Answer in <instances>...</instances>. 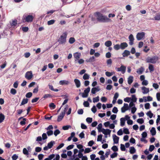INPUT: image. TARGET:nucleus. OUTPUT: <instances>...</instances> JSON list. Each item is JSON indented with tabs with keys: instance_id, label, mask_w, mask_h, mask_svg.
I'll use <instances>...</instances> for the list:
<instances>
[{
	"instance_id": "1",
	"label": "nucleus",
	"mask_w": 160,
	"mask_h": 160,
	"mask_svg": "<svg viewBox=\"0 0 160 160\" xmlns=\"http://www.w3.org/2000/svg\"><path fill=\"white\" fill-rule=\"evenodd\" d=\"M95 16L96 17L97 20L100 22H108L110 20V19L107 17L103 15L99 12H96L95 13Z\"/></svg>"
},
{
	"instance_id": "2",
	"label": "nucleus",
	"mask_w": 160,
	"mask_h": 160,
	"mask_svg": "<svg viewBox=\"0 0 160 160\" xmlns=\"http://www.w3.org/2000/svg\"><path fill=\"white\" fill-rule=\"evenodd\" d=\"M34 18L33 13L25 14L22 17V21L23 22H32Z\"/></svg>"
},
{
	"instance_id": "3",
	"label": "nucleus",
	"mask_w": 160,
	"mask_h": 160,
	"mask_svg": "<svg viewBox=\"0 0 160 160\" xmlns=\"http://www.w3.org/2000/svg\"><path fill=\"white\" fill-rule=\"evenodd\" d=\"M159 58L157 56H154L152 57H148L146 59V62L147 63H151L155 64L159 60Z\"/></svg>"
},
{
	"instance_id": "4",
	"label": "nucleus",
	"mask_w": 160,
	"mask_h": 160,
	"mask_svg": "<svg viewBox=\"0 0 160 160\" xmlns=\"http://www.w3.org/2000/svg\"><path fill=\"white\" fill-rule=\"evenodd\" d=\"M68 34L66 32H63L58 40V42L60 44H65L66 42V38Z\"/></svg>"
},
{
	"instance_id": "5",
	"label": "nucleus",
	"mask_w": 160,
	"mask_h": 160,
	"mask_svg": "<svg viewBox=\"0 0 160 160\" xmlns=\"http://www.w3.org/2000/svg\"><path fill=\"white\" fill-rule=\"evenodd\" d=\"M145 33L144 32H138L136 35V38L138 40H140L143 38L145 36Z\"/></svg>"
},
{
	"instance_id": "6",
	"label": "nucleus",
	"mask_w": 160,
	"mask_h": 160,
	"mask_svg": "<svg viewBox=\"0 0 160 160\" xmlns=\"http://www.w3.org/2000/svg\"><path fill=\"white\" fill-rule=\"evenodd\" d=\"M129 109L128 104L127 103H124V106L121 109V112L122 113L126 111Z\"/></svg>"
},
{
	"instance_id": "7",
	"label": "nucleus",
	"mask_w": 160,
	"mask_h": 160,
	"mask_svg": "<svg viewBox=\"0 0 160 160\" xmlns=\"http://www.w3.org/2000/svg\"><path fill=\"white\" fill-rule=\"evenodd\" d=\"M111 132V131L108 129L104 128H102V130L101 131L104 135H108L109 136H110Z\"/></svg>"
},
{
	"instance_id": "8",
	"label": "nucleus",
	"mask_w": 160,
	"mask_h": 160,
	"mask_svg": "<svg viewBox=\"0 0 160 160\" xmlns=\"http://www.w3.org/2000/svg\"><path fill=\"white\" fill-rule=\"evenodd\" d=\"M54 143V141H51V142L48 143L47 146H46L44 148V150H47L51 148L52 147Z\"/></svg>"
},
{
	"instance_id": "9",
	"label": "nucleus",
	"mask_w": 160,
	"mask_h": 160,
	"mask_svg": "<svg viewBox=\"0 0 160 160\" xmlns=\"http://www.w3.org/2000/svg\"><path fill=\"white\" fill-rule=\"evenodd\" d=\"M32 77L31 71H28L25 74V78L28 80H30Z\"/></svg>"
},
{
	"instance_id": "10",
	"label": "nucleus",
	"mask_w": 160,
	"mask_h": 160,
	"mask_svg": "<svg viewBox=\"0 0 160 160\" xmlns=\"http://www.w3.org/2000/svg\"><path fill=\"white\" fill-rule=\"evenodd\" d=\"M126 67L123 65H121L120 68H117V71L118 72L121 71L122 73L124 74L126 71Z\"/></svg>"
},
{
	"instance_id": "11",
	"label": "nucleus",
	"mask_w": 160,
	"mask_h": 160,
	"mask_svg": "<svg viewBox=\"0 0 160 160\" xmlns=\"http://www.w3.org/2000/svg\"><path fill=\"white\" fill-rule=\"evenodd\" d=\"M81 56V54L80 53L78 52H76L74 53L73 56L75 58V61H76L77 60H78V59L80 58Z\"/></svg>"
},
{
	"instance_id": "12",
	"label": "nucleus",
	"mask_w": 160,
	"mask_h": 160,
	"mask_svg": "<svg viewBox=\"0 0 160 160\" xmlns=\"http://www.w3.org/2000/svg\"><path fill=\"white\" fill-rule=\"evenodd\" d=\"M128 38L129 41V44L130 45H132L133 44L134 38L133 35L131 34L129 36Z\"/></svg>"
},
{
	"instance_id": "13",
	"label": "nucleus",
	"mask_w": 160,
	"mask_h": 160,
	"mask_svg": "<svg viewBox=\"0 0 160 160\" xmlns=\"http://www.w3.org/2000/svg\"><path fill=\"white\" fill-rule=\"evenodd\" d=\"M69 82L68 80H61L59 82V84L62 85H68L69 83Z\"/></svg>"
},
{
	"instance_id": "14",
	"label": "nucleus",
	"mask_w": 160,
	"mask_h": 160,
	"mask_svg": "<svg viewBox=\"0 0 160 160\" xmlns=\"http://www.w3.org/2000/svg\"><path fill=\"white\" fill-rule=\"evenodd\" d=\"M121 49L123 50L128 46V44L126 42L121 43L120 44Z\"/></svg>"
},
{
	"instance_id": "15",
	"label": "nucleus",
	"mask_w": 160,
	"mask_h": 160,
	"mask_svg": "<svg viewBox=\"0 0 160 160\" xmlns=\"http://www.w3.org/2000/svg\"><path fill=\"white\" fill-rule=\"evenodd\" d=\"M130 54V52L129 51L125 50L122 53V55L123 57H125L128 56Z\"/></svg>"
},
{
	"instance_id": "16",
	"label": "nucleus",
	"mask_w": 160,
	"mask_h": 160,
	"mask_svg": "<svg viewBox=\"0 0 160 160\" xmlns=\"http://www.w3.org/2000/svg\"><path fill=\"white\" fill-rule=\"evenodd\" d=\"M142 92L143 94H145L148 93L149 91V88H147L145 87H143L142 88Z\"/></svg>"
},
{
	"instance_id": "17",
	"label": "nucleus",
	"mask_w": 160,
	"mask_h": 160,
	"mask_svg": "<svg viewBox=\"0 0 160 160\" xmlns=\"http://www.w3.org/2000/svg\"><path fill=\"white\" fill-rule=\"evenodd\" d=\"M64 115V113L61 112L60 115L58 117L57 121L58 122H60L62 120Z\"/></svg>"
},
{
	"instance_id": "18",
	"label": "nucleus",
	"mask_w": 160,
	"mask_h": 160,
	"mask_svg": "<svg viewBox=\"0 0 160 160\" xmlns=\"http://www.w3.org/2000/svg\"><path fill=\"white\" fill-rule=\"evenodd\" d=\"M74 82L77 88H79L80 87L81 83L79 80L77 79H75L74 80Z\"/></svg>"
},
{
	"instance_id": "19",
	"label": "nucleus",
	"mask_w": 160,
	"mask_h": 160,
	"mask_svg": "<svg viewBox=\"0 0 160 160\" xmlns=\"http://www.w3.org/2000/svg\"><path fill=\"white\" fill-rule=\"evenodd\" d=\"M143 98L144 99V101L145 102L147 101H150L152 100V98L150 96L147 97L144 96L143 97Z\"/></svg>"
},
{
	"instance_id": "20",
	"label": "nucleus",
	"mask_w": 160,
	"mask_h": 160,
	"mask_svg": "<svg viewBox=\"0 0 160 160\" xmlns=\"http://www.w3.org/2000/svg\"><path fill=\"white\" fill-rule=\"evenodd\" d=\"M17 24V21L16 19L12 20V22L10 23V25L12 27H14Z\"/></svg>"
},
{
	"instance_id": "21",
	"label": "nucleus",
	"mask_w": 160,
	"mask_h": 160,
	"mask_svg": "<svg viewBox=\"0 0 160 160\" xmlns=\"http://www.w3.org/2000/svg\"><path fill=\"white\" fill-rule=\"evenodd\" d=\"M133 78L132 76H129L128 79V82L129 84L130 85L133 82Z\"/></svg>"
},
{
	"instance_id": "22",
	"label": "nucleus",
	"mask_w": 160,
	"mask_h": 160,
	"mask_svg": "<svg viewBox=\"0 0 160 160\" xmlns=\"http://www.w3.org/2000/svg\"><path fill=\"white\" fill-rule=\"evenodd\" d=\"M95 58L94 56L91 57L89 59H87L86 60V61L87 62H94L95 60Z\"/></svg>"
},
{
	"instance_id": "23",
	"label": "nucleus",
	"mask_w": 160,
	"mask_h": 160,
	"mask_svg": "<svg viewBox=\"0 0 160 160\" xmlns=\"http://www.w3.org/2000/svg\"><path fill=\"white\" fill-rule=\"evenodd\" d=\"M150 133L152 136H154L156 134V131L154 127H152L150 131Z\"/></svg>"
},
{
	"instance_id": "24",
	"label": "nucleus",
	"mask_w": 160,
	"mask_h": 160,
	"mask_svg": "<svg viewBox=\"0 0 160 160\" xmlns=\"http://www.w3.org/2000/svg\"><path fill=\"white\" fill-rule=\"evenodd\" d=\"M144 70V68L143 67H141L140 68L137 70V73L139 74H142Z\"/></svg>"
},
{
	"instance_id": "25",
	"label": "nucleus",
	"mask_w": 160,
	"mask_h": 160,
	"mask_svg": "<svg viewBox=\"0 0 160 160\" xmlns=\"http://www.w3.org/2000/svg\"><path fill=\"white\" fill-rule=\"evenodd\" d=\"M104 44L107 47H109L112 45V42L111 41L108 40Z\"/></svg>"
},
{
	"instance_id": "26",
	"label": "nucleus",
	"mask_w": 160,
	"mask_h": 160,
	"mask_svg": "<svg viewBox=\"0 0 160 160\" xmlns=\"http://www.w3.org/2000/svg\"><path fill=\"white\" fill-rule=\"evenodd\" d=\"M147 134L146 132H144L142 134V138L140 140H145V138L147 137Z\"/></svg>"
},
{
	"instance_id": "27",
	"label": "nucleus",
	"mask_w": 160,
	"mask_h": 160,
	"mask_svg": "<svg viewBox=\"0 0 160 160\" xmlns=\"http://www.w3.org/2000/svg\"><path fill=\"white\" fill-rule=\"evenodd\" d=\"M90 88L89 87H88L87 88L85 89L84 90V92L86 94V96H88V93L90 92Z\"/></svg>"
},
{
	"instance_id": "28",
	"label": "nucleus",
	"mask_w": 160,
	"mask_h": 160,
	"mask_svg": "<svg viewBox=\"0 0 160 160\" xmlns=\"http://www.w3.org/2000/svg\"><path fill=\"white\" fill-rule=\"evenodd\" d=\"M5 116L2 113H0V123L2 122L5 119Z\"/></svg>"
},
{
	"instance_id": "29",
	"label": "nucleus",
	"mask_w": 160,
	"mask_h": 160,
	"mask_svg": "<svg viewBox=\"0 0 160 160\" xmlns=\"http://www.w3.org/2000/svg\"><path fill=\"white\" fill-rule=\"evenodd\" d=\"M28 99L27 98H23L20 105V106L23 105L27 103L28 102Z\"/></svg>"
},
{
	"instance_id": "30",
	"label": "nucleus",
	"mask_w": 160,
	"mask_h": 160,
	"mask_svg": "<svg viewBox=\"0 0 160 160\" xmlns=\"http://www.w3.org/2000/svg\"><path fill=\"white\" fill-rule=\"evenodd\" d=\"M125 118H120V125L121 126H123L125 125Z\"/></svg>"
},
{
	"instance_id": "31",
	"label": "nucleus",
	"mask_w": 160,
	"mask_h": 160,
	"mask_svg": "<svg viewBox=\"0 0 160 160\" xmlns=\"http://www.w3.org/2000/svg\"><path fill=\"white\" fill-rule=\"evenodd\" d=\"M154 18V20H160V13H157Z\"/></svg>"
},
{
	"instance_id": "32",
	"label": "nucleus",
	"mask_w": 160,
	"mask_h": 160,
	"mask_svg": "<svg viewBox=\"0 0 160 160\" xmlns=\"http://www.w3.org/2000/svg\"><path fill=\"white\" fill-rule=\"evenodd\" d=\"M55 155L52 154L49 156L48 158H47L44 159V160H52L54 157Z\"/></svg>"
},
{
	"instance_id": "33",
	"label": "nucleus",
	"mask_w": 160,
	"mask_h": 160,
	"mask_svg": "<svg viewBox=\"0 0 160 160\" xmlns=\"http://www.w3.org/2000/svg\"><path fill=\"white\" fill-rule=\"evenodd\" d=\"M102 124L101 123H99L98 125V126L97 127L98 129V132H101L102 130Z\"/></svg>"
},
{
	"instance_id": "34",
	"label": "nucleus",
	"mask_w": 160,
	"mask_h": 160,
	"mask_svg": "<svg viewBox=\"0 0 160 160\" xmlns=\"http://www.w3.org/2000/svg\"><path fill=\"white\" fill-rule=\"evenodd\" d=\"M148 69L151 72L154 70V67L153 65L151 64H149Z\"/></svg>"
},
{
	"instance_id": "35",
	"label": "nucleus",
	"mask_w": 160,
	"mask_h": 160,
	"mask_svg": "<svg viewBox=\"0 0 160 160\" xmlns=\"http://www.w3.org/2000/svg\"><path fill=\"white\" fill-rule=\"evenodd\" d=\"M136 152V149L134 147H131L130 148V152L131 154H133Z\"/></svg>"
},
{
	"instance_id": "36",
	"label": "nucleus",
	"mask_w": 160,
	"mask_h": 160,
	"mask_svg": "<svg viewBox=\"0 0 160 160\" xmlns=\"http://www.w3.org/2000/svg\"><path fill=\"white\" fill-rule=\"evenodd\" d=\"M75 133L74 132H72L71 133V135L69 137L67 140H71L73 138V137L75 136Z\"/></svg>"
},
{
	"instance_id": "37",
	"label": "nucleus",
	"mask_w": 160,
	"mask_h": 160,
	"mask_svg": "<svg viewBox=\"0 0 160 160\" xmlns=\"http://www.w3.org/2000/svg\"><path fill=\"white\" fill-rule=\"evenodd\" d=\"M147 115L150 118H151L153 117V114L152 112L151 111H149L146 113Z\"/></svg>"
},
{
	"instance_id": "38",
	"label": "nucleus",
	"mask_w": 160,
	"mask_h": 160,
	"mask_svg": "<svg viewBox=\"0 0 160 160\" xmlns=\"http://www.w3.org/2000/svg\"><path fill=\"white\" fill-rule=\"evenodd\" d=\"M113 48L116 50L117 51V50H119V49H121L120 47V45L119 44H117L114 45V47H113Z\"/></svg>"
},
{
	"instance_id": "39",
	"label": "nucleus",
	"mask_w": 160,
	"mask_h": 160,
	"mask_svg": "<svg viewBox=\"0 0 160 160\" xmlns=\"http://www.w3.org/2000/svg\"><path fill=\"white\" fill-rule=\"evenodd\" d=\"M132 98L131 99L132 101L133 102H136L137 101V98L136 97V96L135 95H132Z\"/></svg>"
},
{
	"instance_id": "40",
	"label": "nucleus",
	"mask_w": 160,
	"mask_h": 160,
	"mask_svg": "<svg viewBox=\"0 0 160 160\" xmlns=\"http://www.w3.org/2000/svg\"><path fill=\"white\" fill-rule=\"evenodd\" d=\"M89 78V75L87 73H85L83 76V78L84 80L88 79Z\"/></svg>"
},
{
	"instance_id": "41",
	"label": "nucleus",
	"mask_w": 160,
	"mask_h": 160,
	"mask_svg": "<svg viewBox=\"0 0 160 160\" xmlns=\"http://www.w3.org/2000/svg\"><path fill=\"white\" fill-rule=\"evenodd\" d=\"M123 132L126 134H129L130 133L128 129L126 128H123Z\"/></svg>"
},
{
	"instance_id": "42",
	"label": "nucleus",
	"mask_w": 160,
	"mask_h": 160,
	"mask_svg": "<svg viewBox=\"0 0 160 160\" xmlns=\"http://www.w3.org/2000/svg\"><path fill=\"white\" fill-rule=\"evenodd\" d=\"M75 41V39L74 38L71 37L69 39V42L70 44L73 43Z\"/></svg>"
},
{
	"instance_id": "43",
	"label": "nucleus",
	"mask_w": 160,
	"mask_h": 160,
	"mask_svg": "<svg viewBox=\"0 0 160 160\" xmlns=\"http://www.w3.org/2000/svg\"><path fill=\"white\" fill-rule=\"evenodd\" d=\"M26 118H23V120L21 121L20 122V125H21L22 126H23L25 125L26 124Z\"/></svg>"
},
{
	"instance_id": "44",
	"label": "nucleus",
	"mask_w": 160,
	"mask_h": 160,
	"mask_svg": "<svg viewBox=\"0 0 160 160\" xmlns=\"http://www.w3.org/2000/svg\"><path fill=\"white\" fill-rule=\"evenodd\" d=\"M49 107L51 109H54L56 108V105L53 103H51L49 104Z\"/></svg>"
},
{
	"instance_id": "45",
	"label": "nucleus",
	"mask_w": 160,
	"mask_h": 160,
	"mask_svg": "<svg viewBox=\"0 0 160 160\" xmlns=\"http://www.w3.org/2000/svg\"><path fill=\"white\" fill-rule=\"evenodd\" d=\"M55 22V20H51L48 21L47 22L48 25H52Z\"/></svg>"
},
{
	"instance_id": "46",
	"label": "nucleus",
	"mask_w": 160,
	"mask_h": 160,
	"mask_svg": "<svg viewBox=\"0 0 160 160\" xmlns=\"http://www.w3.org/2000/svg\"><path fill=\"white\" fill-rule=\"evenodd\" d=\"M71 128V126L69 125H67L66 126H63L62 128L64 130H67L69 128Z\"/></svg>"
},
{
	"instance_id": "47",
	"label": "nucleus",
	"mask_w": 160,
	"mask_h": 160,
	"mask_svg": "<svg viewBox=\"0 0 160 160\" xmlns=\"http://www.w3.org/2000/svg\"><path fill=\"white\" fill-rule=\"evenodd\" d=\"M86 121L88 123H90L92 122V118H87L86 119Z\"/></svg>"
},
{
	"instance_id": "48",
	"label": "nucleus",
	"mask_w": 160,
	"mask_h": 160,
	"mask_svg": "<svg viewBox=\"0 0 160 160\" xmlns=\"http://www.w3.org/2000/svg\"><path fill=\"white\" fill-rule=\"evenodd\" d=\"M137 122L138 123L142 124L144 123V120L142 118H139L138 119Z\"/></svg>"
},
{
	"instance_id": "49",
	"label": "nucleus",
	"mask_w": 160,
	"mask_h": 160,
	"mask_svg": "<svg viewBox=\"0 0 160 160\" xmlns=\"http://www.w3.org/2000/svg\"><path fill=\"white\" fill-rule=\"evenodd\" d=\"M112 111L114 113H117L118 111V108L116 107H114L112 109Z\"/></svg>"
},
{
	"instance_id": "50",
	"label": "nucleus",
	"mask_w": 160,
	"mask_h": 160,
	"mask_svg": "<svg viewBox=\"0 0 160 160\" xmlns=\"http://www.w3.org/2000/svg\"><path fill=\"white\" fill-rule=\"evenodd\" d=\"M99 101V97L98 96L96 98H93V102L94 103L98 102Z\"/></svg>"
},
{
	"instance_id": "51",
	"label": "nucleus",
	"mask_w": 160,
	"mask_h": 160,
	"mask_svg": "<svg viewBox=\"0 0 160 160\" xmlns=\"http://www.w3.org/2000/svg\"><path fill=\"white\" fill-rule=\"evenodd\" d=\"M60 132L58 129H57L55 130L54 132V134L55 136L60 133Z\"/></svg>"
},
{
	"instance_id": "52",
	"label": "nucleus",
	"mask_w": 160,
	"mask_h": 160,
	"mask_svg": "<svg viewBox=\"0 0 160 160\" xmlns=\"http://www.w3.org/2000/svg\"><path fill=\"white\" fill-rule=\"evenodd\" d=\"M42 140H45L47 139V136L46 133H43L42 135Z\"/></svg>"
},
{
	"instance_id": "53",
	"label": "nucleus",
	"mask_w": 160,
	"mask_h": 160,
	"mask_svg": "<svg viewBox=\"0 0 160 160\" xmlns=\"http://www.w3.org/2000/svg\"><path fill=\"white\" fill-rule=\"evenodd\" d=\"M10 92L13 95H15L17 92V91L16 89L14 88H12L11 89Z\"/></svg>"
},
{
	"instance_id": "54",
	"label": "nucleus",
	"mask_w": 160,
	"mask_h": 160,
	"mask_svg": "<svg viewBox=\"0 0 160 160\" xmlns=\"http://www.w3.org/2000/svg\"><path fill=\"white\" fill-rule=\"evenodd\" d=\"M131 100V98L129 97H127L124 99V101L125 102H129Z\"/></svg>"
},
{
	"instance_id": "55",
	"label": "nucleus",
	"mask_w": 160,
	"mask_h": 160,
	"mask_svg": "<svg viewBox=\"0 0 160 160\" xmlns=\"http://www.w3.org/2000/svg\"><path fill=\"white\" fill-rule=\"evenodd\" d=\"M32 96V93L31 92H28L26 94V97L27 98H30Z\"/></svg>"
},
{
	"instance_id": "56",
	"label": "nucleus",
	"mask_w": 160,
	"mask_h": 160,
	"mask_svg": "<svg viewBox=\"0 0 160 160\" xmlns=\"http://www.w3.org/2000/svg\"><path fill=\"white\" fill-rule=\"evenodd\" d=\"M47 134L48 136H50L53 134V132L52 130H48L47 132Z\"/></svg>"
},
{
	"instance_id": "57",
	"label": "nucleus",
	"mask_w": 160,
	"mask_h": 160,
	"mask_svg": "<svg viewBox=\"0 0 160 160\" xmlns=\"http://www.w3.org/2000/svg\"><path fill=\"white\" fill-rule=\"evenodd\" d=\"M137 110V108L135 107H133L131 108V112L132 114H134Z\"/></svg>"
},
{
	"instance_id": "58",
	"label": "nucleus",
	"mask_w": 160,
	"mask_h": 160,
	"mask_svg": "<svg viewBox=\"0 0 160 160\" xmlns=\"http://www.w3.org/2000/svg\"><path fill=\"white\" fill-rule=\"evenodd\" d=\"M118 155V153L117 152H114L110 156L111 158H114L117 157Z\"/></svg>"
},
{
	"instance_id": "59",
	"label": "nucleus",
	"mask_w": 160,
	"mask_h": 160,
	"mask_svg": "<svg viewBox=\"0 0 160 160\" xmlns=\"http://www.w3.org/2000/svg\"><path fill=\"white\" fill-rule=\"evenodd\" d=\"M150 104L149 103H147L145 104L144 106L146 109H148L150 108Z\"/></svg>"
},
{
	"instance_id": "60",
	"label": "nucleus",
	"mask_w": 160,
	"mask_h": 160,
	"mask_svg": "<svg viewBox=\"0 0 160 160\" xmlns=\"http://www.w3.org/2000/svg\"><path fill=\"white\" fill-rule=\"evenodd\" d=\"M112 85H111V84H108L107 85V86L106 87V89L107 90H110L112 89Z\"/></svg>"
},
{
	"instance_id": "61",
	"label": "nucleus",
	"mask_w": 160,
	"mask_h": 160,
	"mask_svg": "<svg viewBox=\"0 0 160 160\" xmlns=\"http://www.w3.org/2000/svg\"><path fill=\"white\" fill-rule=\"evenodd\" d=\"M117 134L119 136L122 135L123 134V131L122 129H119L117 132Z\"/></svg>"
},
{
	"instance_id": "62",
	"label": "nucleus",
	"mask_w": 160,
	"mask_h": 160,
	"mask_svg": "<svg viewBox=\"0 0 160 160\" xmlns=\"http://www.w3.org/2000/svg\"><path fill=\"white\" fill-rule=\"evenodd\" d=\"M83 105L85 107H88L89 106V104L88 101H85L83 102Z\"/></svg>"
},
{
	"instance_id": "63",
	"label": "nucleus",
	"mask_w": 160,
	"mask_h": 160,
	"mask_svg": "<svg viewBox=\"0 0 160 160\" xmlns=\"http://www.w3.org/2000/svg\"><path fill=\"white\" fill-rule=\"evenodd\" d=\"M18 158V155L16 154L13 155L12 157V158L13 160H16Z\"/></svg>"
},
{
	"instance_id": "64",
	"label": "nucleus",
	"mask_w": 160,
	"mask_h": 160,
	"mask_svg": "<svg viewBox=\"0 0 160 160\" xmlns=\"http://www.w3.org/2000/svg\"><path fill=\"white\" fill-rule=\"evenodd\" d=\"M156 97L158 101H160V92H157V93Z\"/></svg>"
}]
</instances>
